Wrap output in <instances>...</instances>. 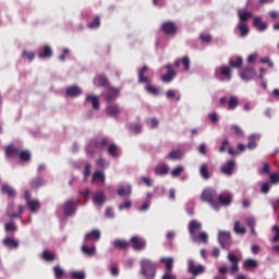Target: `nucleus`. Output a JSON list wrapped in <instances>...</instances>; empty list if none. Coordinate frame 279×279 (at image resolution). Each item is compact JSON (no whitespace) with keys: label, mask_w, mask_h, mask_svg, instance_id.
I'll list each match as a JSON object with an SVG mask.
<instances>
[{"label":"nucleus","mask_w":279,"mask_h":279,"mask_svg":"<svg viewBox=\"0 0 279 279\" xmlns=\"http://www.w3.org/2000/svg\"><path fill=\"white\" fill-rule=\"evenodd\" d=\"M93 147L96 148V150H104L107 149L108 154L112 156V158H119V148L114 144H110L108 138H101L97 141L94 145H89L87 147V154H93Z\"/></svg>","instance_id":"f257e3e1"},{"label":"nucleus","mask_w":279,"mask_h":279,"mask_svg":"<svg viewBox=\"0 0 279 279\" xmlns=\"http://www.w3.org/2000/svg\"><path fill=\"white\" fill-rule=\"evenodd\" d=\"M215 197H217V192L214 189H206L201 195L202 202H207L211 208L219 210V204L215 202Z\"/></svg>","instance_id":"f03ea898"},{"label":"nucleus","mask_w":279,"mask_h":279,"mask_svg":"<svg viewBox=\"0 0 279 279\" xmlns=\"http://www.w3.org/2000/svg\"><path fill=\"white\" fill-rule=\"evenodd\" d=\"M142 274L147 279H154L156 276V264L149 259H143L141 262Z\"/></svg>","instance_id":"7ed1b4c3"},{"label":"nucleus","mask_w":279,"mask_h":279,"mask_svg":"<svg viewBox=\"0 0 279 279\" xmlns=\"http://www.w3.org/2000/svg\"><path fill=\"white\" fill-rule=\"evenodd\" d=\"M216 77H222L220 80H226L227 82H230V80H232V68L228 65L217 68Z\"/></svg>","instance_id":"20e7f679"},{"label":"nucleus","mask_w":279,"mask_h":279,"mask_svg":"<svg viewBox=\"0 0 279 279\" xmlns=\"http://www.w3.org/2000/svg\"><path fill=\"white\" fill-rule=\"evenodd\" d=\"M187 271L189 274H192V276H199L206 271V267H204V265H195V260L189 259Z\"/></svg>","instance_id":"39448f33"},{"label":"nucleus","mask_w":279,"mask_h":279,"mask_svg":"<svg viewBox=\"0 0 279 279\" xmlns=\"http://www.w3.org/2000/svg\"><path fill=\"white\" fill-rule=\"evenodd\" d=\"M130 245H132L135 252H143V250H145V247L147 246V242L145 241V239L138 235H134L133 238H131Z\"/></svg>","instance_id":"423d86ee"},{"label":"nucleus","mask_w":279,"mask_h":279,"mask_svg":"<svg viewBox=\"0 0 279 279\" xmlns=\"http://www.w3.org/2000/svg\"><path fill=\"white\" fill-rule=\"evenodd\" d=\"M23 210H25V206L20 205L16 210V207L13 205V203H10L7 208V215L10 217V219H16L23 215Z\"/></svg>","instance_id":"0eeeda50"},{"label":"nucleus","mask_w":279,"mask_h":279,"mask_svg":"<svg viewBox=\"0 0 279 279\" xmlns=\"http://www.w3.org/2000/svg\"><path fill=\"white\" fill-rule=\"evenodd\" d=\"M199 230H202V225L199 221L192 220L189 223V232L192 240L197 239V232H199Z\"/></svg>","instance_id":"6e6552de"},{"label":"nucleus","mask_w":279,"mask_h":279,"mask_svg":"<svg viewBox=\"0 0 279 279\" xmlns=\"http://www.w3.org/2000/svg\"><path fill=\"white\" fill-rule=\"evenodd\" d=\"M241 80L244 82H250V80H254L256 77V70L252 66H245L242 73L240 74Z\"/></svg>","instance_id":"1a4fd4ad"},{"label":"nucleus","mask_w":279,"mask_h":279,"mask_svg":"<svg viewBox=\"0 0 279 279\" xmlns=\"http://www.w3.org/2000/svg\"><path fill=\"white\" fill-rule=\"evenodd\" d=\"M228 260L231 263V274H236V271H239V263L241 262V259L234 255V253L229 252L228 254Z\"/></svg>","instance_id":"9d476101"},{"label":"nucleus","mask_w":279,"mask_h":279,"mask_svg":"<svg viewBox=\"0 0 279 279\" xmlns=\"http://www.w3.org/2000/svg\"><path fill=\"white\" fill-rule=\"evenodd\" d=\"M161 29L163 34H167L168 36H173L175 32H178V26H175V23L173 22H166L162 24Z\"/></svg>","instance_id":"9b49d317"},{"label":"nucleus","mask_w":279,"mask_h":279,"mask_svg":"<svg viewBox=\"0 0 279 279\" xmlns=\"http://www.w3.org/2000/svg\"><path fill=\"white\" fill-rule=\"evenodd\" d=\"M82 204L80 201H69L64 205V215H75V206Z\"/></svg>","instance_id":"f8f14e48"},{"label":"nucleus","mask_w":279,"mask_h":279,"mask_svg":"<svg viewBox=\"0 0 279 279\" xmlns=\"http://www.w3.org/2000/svg\"><path fill=\"white\" fill-rule=\"evenodd\" d=\"M218 241L221 245V247H228L230 245V232L228 231H220L218 234Z\"/></svg>","instance_id":"ddd939ff"},{"label":"nucleus","mask_w":279,"mask_h":279,"mask_svg":"<svg viewBox=\"0 0 279 279\" xmlns=\"http://www.w3.org/2000/svg\"><path fill=\"white\" fill-rule=\"evenodd\" d=\"M166 69L168 70V73L161 76L162 82L166 84H169L175 77L177 73L175 70H173V64L166 65Z\"/></svg>","instance_id":"4468645a"},{"label":"nucleus","mask_w":279,"mask_h":279,"mask_svg":"<svg viewBox=\"0 0 279 279\" xmlns=\"http://www.w3.org/2000/svg\"><path fill=\"white\" fill-rule=\"evenodd\" d=\"M107 114H109V117H119V114H121V107H119L118 104H109L107 105Z\"/></svg>","instance_id":"2eb2a0df"},{"label":"nucleus","mask_w":279,"mask_h":279,"mask_svg":"<svg viewBox=\"0 0 279 279\" xmlns=\"http://www.w3.org/2000/svg\"><path fill=\"white\" fill-rule=\"evenodd\" d=\"M218 202H220L222 206H230L232 204V194H230V192H222L218 196Z\"/></svg>","instance_id":"dca6fc26"},{"label":"nucleus","mask_w":279,"mask_h":279,"mask_svg":"<svg viewBox=\"0 0 279 279\" xmlns=\"http://www.w3.org/2000/svg\"><path fill=\"white\" fill-rule=\"evenodd\" d=\"M234 167H236V162L234 160H230L225 166L221 167V171L226 175H232V171H234Z\"/></svg>","instance_id":"f3484780"},{"label":"nucleus","mask_w":279,"mask_h":279,"mask_svg":"<svg viewBox=\"0 0 279 279\" xmlns=\"http://www.w3.org/2000/svg\"><path fill=\"white\" fill-rule=\"evenodd\" d=\"M149 71V68H147L146 65H144L140 72H138V80L142 84H149V82H151V78H149L148 76H145V73H147Z\"/></svg>","instance_id":"a211bd4d"},{"label":"nucleus","mask_w":279,"mask_h":279,"mask_svg":"<svg viewBox=\"0 0 279 279\" xmlns=\"http://www.w3.org/2000/svg\"><path fill=\"white\" fill-rule=\"evenodd\" d=\"M120 93L121 92L119 90V88L109 87L108 93L106 95V101H114V99L119 97Z\"/></svg>","instance_id":"6ab92c4d"},{"label":"nucleus","mask_w":279,"mask_h":279,"mask_svg":"<svg viewBox=\"0 0 279 279\" xmlns=\"http://www.w3.org/2000/svg\"><path fill=\"white\" fill-rule=\"evenodd\" d=\"M160 263L166 266V274H171L173 270V257H162Z\"/></svg>","instance_id":"aec40b11"},{"label":"nucleus","mask_w":279,"mask_h":279,"mask_svg":"<svg viewBox=\"0 0 279 279\" xmlns=\"http://www.w3.org/2000/svg\"><path fill=\"white\" fill-rule=\"evenodd\" d=\"M99 239H101V232L97 229L85 235V241H99Z\"/></svg>","instance_id":"412c9836"},{"label":"nucleus","mask_w":279,"mask_h":279,"mask_svg":"<svg viewBox=\"0 0 279 279\" xmlns=\"http://www.w3.org/2000/svg\"><path fill=\"white\" fill-rule=\"evenodd\" d=\"M180 64L183 65L184 71H190L191 69V59L189 57H183L182 60L174 61V66H180Z\"/></svg>","instance_id":"4be33fe9"},{"label":"nucleus","mask_w":279,"mask_h":279,"mask_svg":"<svg viewBox=\"0 0 279 279\" xmlns=\"http://www.w3.org/2000/svg\"><path fill=\"white\" fill-rule=\"evenodd\" d=\"M20 149L14 146H8L5 149V156L7 158H16L19 157Z\"/></svg>","instance_id":"5701e85b"},{"label":"nucleus","mask_w":279,"mask_h":279,"mask_svg":"<svg viewBox=\"0 0 279 279\" xmlns=\"http://www.w3.org/2000/svg\"><path fill=\"white\" fill-rule=\"evenodd\" d=\"M1 191L4 195H8V197H16V190H14V187L11 185H2Z\"/></svg>","instance_id":"b1692460"},{"label":"nucleus","mask_w":279,"mask_h":279,"mask_svg":"<svg viewBox=\"0 0 279 279\" xmlns=\"http://www.w3.org/2000/svg\"><path fill=\"white\" fill-rule=\"evenodd\" d=\"M116 250H128L130 247V242L125 240H116L112 242Z\"/></svg>","instance_id":"393cba45"},{"label":"nucleus","mask_w":279,"mask_h":279,"mask_svg":"<svg viewBox=\"0 0 279 279\" xmlns=\"http://www.w3.org/2000/svg\"><path fill=\"white\" fill-rule=\"evenodd\" d=\"M66 95L69 97H80V95H82V89L77 86H70L66 89Z\"/></svg>","instance_id":"a878e982"},{"label":"nucleus","mask_w":279,"mask_h":279,"mask_svg":"<svg viewBox=\"0 0 279 279\" xmlns=\"http://www.w3.org/2000/svg\"><path fill=\"white\" fill-rule=\"evenodd\" d=\"M155 173H156V175H167V173H169V166H167L165 163H159L155 168Z\"/></svg>","instance_id":"bb28decb"},{"label":"nucleus","mask_w":279,"mask_h":279,"mask_svg":"<svg viewBox=\"0 0 279 279\" xmlns=\"http://www.w3.org/2000/svg\"><path fill=\"white\" fill-rule=\"evenodd\" d=\"M229 64H230V66H232V69H240V66H243V58L232 57L229 60Z\"/></svg>","instance_id":"cd10ccee"},{"label":"nucleus","mask_w":279,"mask_h":279,"mask_svg":"<svg viewBox=\"0 0 279 279\" xmlns=\"http://www.w3.org/2000/svg\"><path fill=\"white\" fill-rule=\"evenodd\" d=\"M93 202H94V204L101 206V204H104V202H106V194H104V192H96L94 194Z\"/></svg>","instance_id":"c85d7f7f"},{"label":"nucleus","mask_w":279,"mask_h":279,"mask_svg":"<svg viewBox=\"0 0 279 279\" xmlns=\"http://www.w3.org/2000/svg\"><path fill=\"white\" fill-rule=\"evenodd\" d=\"M253 25L259 32H265V29H267V23L263 22V20H260V17H255L253 21Z\"/></svg>","instance_id":"c756f323"},{"label":"nucleus","mask_w":279,"mask_h":279,"mask_svg":"<svg viewBox=\"0 0 279 279\" xmlns=\"http://www.w3.org/2000/svg\"><path fill=\"white\" fill-rule=\"evenodd\" d=\"M246 225L248 226L250 230H251V234H253V236H256V218L254 217H248L246 218Z\"/></svg>","instance_id":"7c9ffc66"},{"label":"nucleus","mask_w":279,"mask_h":279,"mask_svg":"<svg viewBox=\"0 0 279 279\" xmlns=\"http://www.w3.org/2000/svg\"><path fill=\"white\" fill-rule=\"evenodd\" d=\"M86 101L92 104L94 110H99V97L95 95H87Z\"/></svg>","instance_id":"2f4dec72"},{"label":"nucleus","mask_w":279,"mask_h":279,"mask_svg":"<svg viewBox=\"0 0 279 279\" xmlns=\"http://www.w3.org/2000/svg\"><path fill=\"white\" fill-rule=\"evenodd\" d=\"M27 206L32 213H38L40 208V202L36 199H31L27 203Z\"/></svg>","instance_id":"473e14b6"},{"label":"nucleus","mask_w":279,"mask_h":279,"mask_svg":"<svg viewBox=\"0 0 279 279\" xmlns=\"http://www.w3.org/2000/svg\"><path fill=\"white\" fill-rule=\"evenodd\" d=\"M199 173L203 180H210V172L208 171V165L206 163L201 165Z\"/></svg>","instance_id":"72a5a7b5"},{"label":"nucleus","mask_w":279,"mask_h":279,"mask_svg":"<svg viewBox=\"0 0 279 279\" xmlns=\"http://www.w3.org/2000/svg\"><path fill=\"white\" fill-rule=\"evenodd\" d=\"M82 252L83 254H86V256H95V254H97V248L95 246L88 247V245L83 244Z\"/></svg>","instance_id":"f704fd0d"},{"label":"nucleus","mask_w":279,"mask_h":279,"mask_svg":"<svg viewBox=\"0 0 279 279\" xmlns=\"http://www.w3.org/2000/svg\"><path fill=\"white\" fill-rule=\"evenodd\" d=\"M95 86H108V78L104 75H98L94 78Z\"/></svg>","instance_id":"c9c22d12"},{"label":"nucleus","mask_w":279,"mask_h":279,"mask_svg":"<svg viewBox=\"0 0 279 279\" xmlns=\"http://www.w3.org/2000/svg\"><path fill=\"white\" fill-rule=\"evenodd\" d=\"M238 29L242 37H245V36H247V34H250V27H247L245 22H239Z\"/></svg>","instance_id":"e433bc0d"},{"label":"nucleus","mask_w":279,"mask_h":279,"mask_svg":"<svg viewBox=\"0 0 279 279\" xmlns=\"http://www.w3.org/2000/svg\"><path fill=\"white\" fill-rule=\"evenodd\" d=\"M258 267V262L256 259L247 258L244 260L245 269H256Z\"/></svg>","instance_id":"4c0bfd02"},{"label":"nucleus","mask_w":279,"mask_h":279,"mask_svg":"<svg viewBox=\"0 0 279 279\" xmlns=\"http://www.w3.org/2000/svg\"><path fill=\"white\" fill-rule=\"evenodd\" d=\"M5 247H11L16 250V247H19V241L12 239V238H5L3 241Z\"/></svg>","instance_id":"58836bf2"},{"label":"nucleus","mask_w":279,"mask_h":279,"mask_svg":"<svg viewBox=\"0 0 279 279\" xmlns=\"http://www.w3.org/2000/svg\"><path fill=\"white\" fill-rule=\"evenodd\" d=\"M118 195H120V197H128V196L132 195V187L130 185H128L125 187H120L118 190Z\"/></svg>","instance_id":"ea45409f"},{"label":"nucleus","mask_w":279,"mask_h":279,"mask_svg":"<svg viewBox=\"0 0 279 279\" xmlns=\"http://www.w3.org/2000/svg\"><path fill=\"white\" fill-rule=\"evenodd\" d=\"M233 230H234L235 234H245V232H247L245 227L241 226V221H239V220L234 222Z\"/></svg>","instance_id":"a19ab883"},{"label":"nucleus","mask_w":279,"mask_h":279,"mask_svg":"<svg viewBox=\"0 0 279 279\" xmlns=\"http://www.w3.org/2000/svg\"><path fill=\"white\" fill-rule=\"evenodd\" d=\"M192 241H194V243H206L208 241V233L201 232L196 235V239Z\"/></svg>","instance_id":"79ce46f5"},{"label":"nucleus","mask_w":279,"mask_h":279,"mask_svg":"<svg viewBox=\"0 0 279 279\" xmlns=\"http://www.w3.org/2000/svg\"><path fill=\"white\" fill-rule=\"evenodd\" d=\"M260 138V136L258 135H251L248 137V149H256V141H258Z\"/></svg>","instance_id":"37998d69"},{"label":"nucleus","mask_w":279,"mask_h":279,"mask_svg":"<svg viewBox=\"0 0 279 279\" xmlns=\"http://www.w3.org/2000/svg\"><path fill=\"white\" fill-rule=\"evenodd\" d=\"M53 56V51L49 46H45L44 50L39 53V58H51Z\"/></svg>","instance_id":"c03bdc74"},{"label":"nucleus","mask_w":279,"mask_h":279,"mask_svg":"<svg viewBox=\"0 0 279 279\" xmlns=\"http://www.w3.org/2000/svg\"><path fill=\"white\" fill-rule=\"evenodd\" d=\"M43 258H44V260L51 263V262L56 260V254H53V252H50V251H44Z\"/></svg>","instance_id":"a18cd8bd"},{"label":"nucleus","mask_w":279,"mask_h":279,"mask_svg":"<svg viewBox=\"0 0 279 279\" xmlns=\"http://www.w3.org/2000/svg\"><path fill=\"white\" fill-rule=\"evenodd\" d=\"M43 184H45V181L43 180V178H36L31 181L32 189H40Z\"/></svg>","instance_id":"49530a36"},{"label":"nucleus","mask_w":279,"mask_h":279,"mask_svg":"<svg viewBox=\"0 0 279 279\" xmlns=\"http://www.w3.org/2000/svg\"><path fill=\"white\" fill-rule=\"evenodd\" d=\"M239 106V98L232 96L228 102V110H234Z\"/></svg>","instance_id":"de8ad7c7"},{"label":"nucleus","mask_w":279,"mask_h":279,"mask_svg":"<svg viewBox=\"0 0 279 279\" xmlns=\"http://www.w3.org/2000/svg\"><path fill=\"white\" fill-rule=\"evenodd\" d=\"M105 180H106V177L104 175V172H101V171H97L93 175V182H101L104 184Z\"/></svg>","instance_id":"09e8293b"},{"label":"nucleus","mask_w":279,"mask_h":279,"mask_svg":"<svg viewBox=\"0 0 279 279\" xmlns=\"http://www.w3.org/2000/svg\"><path fill=\"white\" fill-rule=\"evenodd\" d=\"M53 271H54V278L57 279L64 278V270L62 269V267L57 265L53 267Z\"/></svg>","instance_id":"8fccbe9b"},{"label":"nucleus","mask_w":279,"mask_h":279,"mask_svg":"<svg viewBox=\"0 0 279 279\" xmlns=\"http://www.w3.org/2000/svg\"><path fill=\"white\" fill-rule=\"evenodd\" d=\"M168 158L170 160H179V158H182V151L180 150H172L168 154Z\"/></svg>","instance_id":"3c124183"},{"label":"nucleus","mask_w":279,"mask_h":279,"mask_svg":"<svg viewBox=\"0 0 279 279\" xmlns=\"http://www.w3.org/2000/svg\"><path fill=\"white\" fill-rule=\"evenodd\" d=\"M239 19H240V23H245V21H247L248 19H252V12L241 13V11H239Z\"/></svg>","instance_id":"603ef678"},{"label":"nucleus","mask_w":279,"mask_h":279,"mask_svg":"<svg viewBox=\"0 0 279 279\" xmlns=\"http://www.w3.org/2000/svg\"><path fill=\"white\" fill-rule=\"evenodd\" d=\"M182 173H184V167L179 166L172 170L171 175L172 178H179V175H182Z\"/></svg>","instance_id":"864d4df0"},{"label":"nucleus","mask_w":279,"mask_h":279,"mask_svg":"<svg viewBox=\"0 0 279 279\" xmlns=\"http://www.w3.org/2000/svg\"><path fill=\"white\" fill-rule=\"evenodd\" d=\"M17 156L21 158V160H25V161L32 159V154L27 150H23V151L20 150V154Z\"/></svg>","instance_id":"5fc2aeb1"},{"label":"nucleus","mask_w":279,"mask_h":279,"mask_svg":"<svg viewBox=\"0 0 279 279\" xmlns=\"http://www.w3.org/2000/svg\"><path fill=\"white\" fill-rule=\"evenodd\" d=\"M228 149H230V142H228V140H223L219 147V151L220 154H223V151H228Z\"/></svg>","instance_id":"6e6d98bb"},{"label":"nucleus","mask_w":279,"mask_h":279,"mask_svg":"<svg viewBox=\"0 0 279 279\" xmlns=\"http://www.w3.org/2000/svg\"><path fill=\"white\" fill-rule=\"evenodd\" d=\"M231 131L233 134H236V136H243V129L236 124L231 125Z\"/></svg>","instance_id":"4d7b16f0"},{"label":"nucleus","mask_w":279,"mask_h":279,"mask_svg":"<svg viewBox=\"0 0 279 279\" xmlns=\"http://www.w3.org/2000/svg\"><path fill=\"white\" fill-rule=\"evenodd\" d=\"M269 204L274 208L275 213L279 210V197L269 199Z\"/></svg>","instance_id":"13d9d810"},{"label":"nucleus","mask_w":279,"mask_h":279,"mask_svg":"<svg viewBox=\"0 0 279 279\" xmlns=\"http://www.w3.org/2000/svg\"><path fill=\"white\" fill-rule=\"evenodd\" d=\"M146 90L150 93V95H158V93H160V89L154 85H146Z\"/></svg>","instance_id":"bf43d9fd"},{"label":"nucleus","mask_w":279,"mask_h":279,"mask_svg":"<svg viewBox=\"0 0 279 279\" xmlns=\"http://www.w3.org/2000/svg\"><path fill=\"white\" fill-rule=\"evenodd\" d=\"M96 165L99 169H106V167L109 166V163L104 158L98 159Z\"/></svg>","instance_id":"052dcab7"},{"label":"nucleus","mask_w":279,"mask_h":279,"mask_svg":"<svg viewBox=\"0 0 279 279\" xmlns=\"http://www.w3.org/2000/svg\"><path fill=\"white\" fill-rule=\"evenodd\" d=\"M71 276L72 278H75V279H86V274L82 271H73Z\"/></svg>","instance_id":"680f3d73"},{"label":"nucleus","mask_w":279,"mask_h":279,"mask_svg":"<svg viewBox=\"0 0 279 279\" xmlns=\"http://www.w3.org/2000/svg\"><path fill=\"white\" fill-rule=\"evenodd\" d=\"M7 232H14L16 230V225L13 221H10L5 225Z\"/></svg>","instance_id":"e2e57ef3"},{"label":"nucleus","mask_w":279,"mask_h":279,"mask_svg":"<svg viewBox=\"0 0 279 279\" xmlns=\"http://www.w3.org/2000/svg\"><path fill=\"white\" fill-rule=\"evenodd\" d=\"M201 40L203 43H213V36L209 34H201Z\"/></svg>","instance_id":"0e129e2a"},{"label":"nucleus","mask_w":279,"mask_h":279,"mask_svg":"<svg viewBox=\"0 0 279 279\" xmlns=\"http://www.w3.org/2000/svg\"><path fill=\"white\" fill-rule=\"evenodd\" d=\"M168 99H173L175 97V101H180V96H175V90L169 89L167 92Z\"/></svg>","instance_id":"69168bd1"},{"label":"nucleus","mask_w":279,"mask_h":279,"mask_svg":"<svg viewBox=\"0 0 279 279\" xmlns=\"http://www.w3.org/2000/svg\"><path fill=\"white\" fill-rule=\"evenodd\" d=\"M270 181L272 184H279V172L270 174Z\"/></svg>","instance_id":"338daca9"},{"label":"nucleus","mask_w":279,"mask_h":279,"mask_svg":"<svg viewBox=\"0 0 279 279\" xmlns=\"http://www.w3.org/2000/svg\"><path fill=\"white\" fill-rule=\"evenodd\" d=\"M272 230L275 232V236H274L272 241L275 243H278V241H279V226H274Z\"/></svg>","instance_id":"774afa93"}]
</instances>
